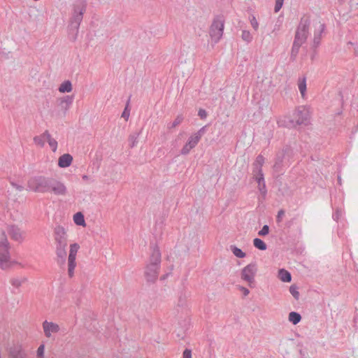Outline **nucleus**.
<instances>
[{"label":"nucleus","mask_w":358,"mask_h":358,"mask_svg":"<svg viewBox=\"0 0 358 358\" xmlns=\"http://www.w3.org/2000/svg\"><path fill=\"white\" fill-rule=\"evenodd\" d=\"M27 189L38 193L51 192L57 196H64L67 192V188L63 182L44 176L30 178L27 181Z\"/></svg>","instance_id":"f257e3e1"},{"label":"nucleus","mask_w":358,"mask_h":358,"mask_svg":"<svg viewBox=\"0 0 358 358\" xmlns=\"http://www.w3.org/2000/svg\"><path fill=\"white\" fill-rule=\"evenodd\" d=\"M161 263V252L157 246L152 249L150 257V263L145 269V277L148 282H155L158 278Z\"/></svg>","instance_id":"f03ea898"},{"label":"nucleus","mask_w":358,"mask_h":358,"mask_svg":"<svg viewBox=\"0 0 358 358\" xmlns=\"http://www.w3.org/2000/svg\"><path fill=\"white\" fill-rule=\"evenodd\" d=\"M86 3L84 1H77L73 7L72 16L70 20L71 30L75 31V36L73 38V41H76L78 33L80 23L83 18V15L86 11Z\"/></svg>","instance_id":"7ed1b4c3"},{"label":"nucleus","mask_w":358,"mask_h":358,"mask_svg":"<svg viewBox=\"0 0 358 358\" xmlns=\"http://www.w3.org/2000/svg\"><path fill=\"white\" fill-rule=\"evenodd\" d=\"M224 28V18L222 15H217L214 19L210 27L211 39L217 43L221 39Z\"/></svg>","instance_id":"20e7f679"},{"label":"nucleus","mask_w":358,"mask_h":358,"mask_svg":"<svg viewBox=\"0 0 358 358\" xmlns=\"http://www.w3.org/2000/svg\"><path fill=\"white\" fill-rule=\"evenodd\" d=\"M9 243L6 238L0 243V268L3 270L10 268L17 262L11 261L9 253Z\"/></svg>","instance_id":"39448f33"},{"label":"nucleus","mask_w":358,"mask_h":358,"mask_svg":"<svg viewBox=\"0 0 358 358\" xmlns=\"http://www.w3.org/2000/svg\"><path fill=\"white\" fill-rule=\"evenodd\" d=\"M290 124L292 127L296 125L306 126L310 123V113L305 106H299L293 114V119L290 120Z\"/></svg>","instance_id":"423d86ee"},{"label":"nucleus","mask_w":358,"mask_h":358,"mask_svg":"<svg viewBox=\"0 0 358 358\" xmlns=\"http://www.w3.org/2000/svg\"><path fill=\"white\" fill-rule=\"evenodd\" d=\"M310 20L308 17H303L301 18L299 24L296 29L294 41L303 44L308 38Z\"/></svg>","instance_id":"0eeeda50"},{"label":"nucleus","mask_w":358,"mask_h":358,"mask_svg":"<svg viewBox=\"0 0 358 358\" xmlns=\"http://www.w3.org/2000/svg\"><path fill=\"white\" fill-rule=\"evenodd\" d=\"M257 272V263L252 262L245 266L241 271V278L248 283L250 287H253L255 283V277Z\"/></svg>","instance_id":"6e6552de"},{"label":"nucleus","mask_w":358,"mask_h":358,"mask_svg":"<svg viewBox=\"0 0 358 358\" xmlns=\"http://www.w3.org/2000/svg\"><path fill=\"white\" fill-rule=\"evenodd\" d=\"M80 246L78 243H73L70 245V251L68 257V275L72 278L74 275V269L76 266V257Z\"/></svg>","instance_id":"1a4fd4ad"},{"label":"nucleus","mask_w":358,"mask_h":358,"mask_svg":"<svg viewBox=\"0 0 358 358\" xmlns=\"http://www.w3.org/2000/svg\"><path fill=\"white\" fill-rule=\"evenodd\" d=\"M7 231L13 240L19 243H21L24 241V232L18 226L15 224L8 225L7 227Z\"/></svg>","instance_id":"9d476101"},{"label":"nucleus","mask_w":358,"mask_h":358,"mask_svg":"<svg viewBox=\"0 0 358 358\" xmlns=\"http://www.w3.org/2000/svg\"><path fill=\"white\" fill-rule=\"evenodd\" d=\"M43 328L44 334L48 338L51 336L52 333H57L60 329L57 324L47 320L43 322Z\"/></svg>","instance_id":"9b49d317"},{"label":"nucleus","mask_w":358,"mask_h":358,"mask_svg":"<svg viewBox=\"0 0 358 358\" xmlns=\"http://www.w3.org/2000/svg\"><path fill=\"white\" fill-rule=\"evenodd\" d=\"M255 176V180L258 183V189L263 196H265L267 194V189L264 181V173H253Z\"/></svg>","instance_id":"f8f14e48"},{"label":"nucleus","mask_w":358,"mask_h":358,"mask_svg":"<svg viewBox=\"0 0 358 358\" xmlns=\"http://www.w3.org/2000/svg\"><path fill=\"white\" fill-rule=\"evenodd\" d=\"M55 242H66V233L64 228L62 226H57L54 231Z\"/></svg>","instance_id":"ddd939ff"},{"label":"nucleus","mask_w":358,"mask_h":358,"mask_svg":"<svg viewBox=\"0 0 358 358\" xmlns=\"http://www.w3.org/2000/svg\"><path fill=\"white\" fill-rule=\"evenodd\" d=\"M325 29V24L324 23H320L319 27L315 29L314 32V38H313V47L317 48L320 44V40L322 33Z\"/></svg>","instance_id":"4468645a"},{"label":"nucleus","mask_w":358,"mask_h":358,"mask_svg":"<svg viewBox=\"0 0 358 358\" xmlns=\"http://www.w3.org/2000/svg\"><path fill=\"white\" fill-rule=\"evenodd\" d=\"M73 161V157L70 154H64L59 157L58 166L61 168H67L70 166Z\"/></svg>","instance_id":"2eb2a0df"},{"label":"nucleus","mask_w":358,"mask_h":358,"mask_svg":"<svg viewBox=\"0 0 358 358\" xmlns=\"http://www.w3.org/2000/svg\"><path fill=\"white\" fill-rule=\"evenodd\" d=\"M73 101V96L67 95L60 99L59 105L64 113H66L69 109Z\"/></svg>","instance_id":"dca6fc26"},{"label":"nucleus","mask_w":358,"mask_h":358,"mask_svg":"<svg viewBox=\"0 0 358 358\" xmlns=\"http://www.w3.org/2000/svg\"><path fill=\"white\" fill-rule=\"evenodd\" d=\"M264 163V157L259 155L257 157L253 163V173H261L262 171V166Z\"/></svg>","instance_id":"f3484780"},{"label":"nucleus","mask_w":358,"mask_h":358,"mask_svg":"<svg viewBox=\"0 0 358 358\" xmlns=\"http://www.w3.org/2000/svg\"><path fill=\"white\" fill-rule=\"evenodd\" d=\"M57 262L59 266H64L66 263V250L56 249Z\"/></svg>","instance_id":"a211bd4d"},{"label":"nucleus","mask_w":358,"mask_h":358,"mask_svg":"<svg viewBox=\"0 0 358 358\" xmlns=\"http://www.w3.org/2000/svg\"><path fill=\"white\" fill-rule=\"evenodd\" d=\"M278 278L285 282H289L292 280L291 273L284 268L279 270Z\"/></svg>","instance_id":"6ab92c4d"},{"label":"nucleus","mask_w":358,"mask_h":358,"mask_svg":"<svg viewBox=\"0 0 358 358\" xmlns=\"http://www.w3.org/2000/svg\"><path fill=\"white\" fill-rule=\"evenodd\" d=\"M44 136H46V140L53 152H55L57 148V141L52 138L48 130L44 131Z\"/></svg>","instance_id":"aec40b11"},{"label":"nucleus","mask_w":358,"mask_h":358,"mask_svg":"<svg viewBox=\"0 0 358 358\" xmlns=\"http://www.w3.org/2000/svg\"><path fill=\"white\" fill-rule=\"evenodd\" d=\"M27 280L25 277H14L10 279V283L15 288H19Z\"/></svg>","instance_id":"412c9836"},{"label":"nucleus","mask_w":358,"mask_h":358,"mask_svg":"<svg viewBox=\"0 0 358 358\" xmlns=\"http://www.w3.org/2000/svg\"><path fill=\"white\" fill-rule=\"evenodd\" d=\"M301 45H302V44L294 41L293 45L292 47V50H291V55H290L291 60H292V61L295 60Z\"/></svg>","instance_id":"4be33fe9"},{"label":"nucleus","mask_w":358,"mask_h":358,"mask_svg":"<svg viewBox=\"0 0 358 358\" xmlns=\"http://www.w3.org/2000/svg\"><path fill=\"white\" fill-rule=\"evenodd\" d=\"M72 90V84L69 80L64 81L59 87V91L62 93L70 92Z\"/></svg>","instance_id":"5701e85b"},{"label":"nucleus","mask_w":358,"mask_h":358,"mask_svg":"<svg viewBox=\"0 0 358 358\" xmlns=\"http://www.w3.org/2000/svg\"><path fill=\"white\" fill-rule=\"evenodd\" d=\"M73 221L78 226L85 225V217L81 212H78L73 215Z\"/></svg>","instance_id":"b1692460"},{"label":"nucleus","mask_w":358,"mask_h":358,"mask_svg":"<svg viewBox=\"0 0 358 358\" xmlns=\"http://www.w3.org/2000/svg\"><path fill=\"white\" fill-rule=\"evenodd\" d=\"M301 320V316L299 313L292 311L289 314V321L292 322L293 324H297L300 322Z\"/></svg>","instance_id":"393cba45"},{"label":"nucleus","mask_w":358,"mask_h":358,"mask_svg":"<svg viewBox=\"0 0 358 358\" xmlns=\"http://www.w3.org/2000/svg\"><path fill=\"white\" fill-rule=\"evenodd\" d=\"M253 245L256 248L260 250H266L267 248L266 244L259 238H255L253 240Z\"/></svg>","instance_id":"a878e982"},{"label":"nucleus","mask_w":358,"mask_h":358,"mask_svg":"<svg viewBox=\"0 0 358 358\" xmlns=\"http://www.w3.org/2000/svg\"><path fill=\"white\" fill-rule=\"evenodd\" d=\"M230 250L232 253L238 258H244L246 256L245 252H243L241 249L237 248L236 245H231Z\"/></svg>","instance_id":"bb28decb"},{"label":"nucleus","mask_w":358,"mask_h":358,"mask_svg":"<svg viewBox=\"0 0 358 358\" xmlns=\"http://www.w3.org/2000/svg\"><path fill=\"white\" fill-rule=\"evenodd\" d=\"M299 90L301 94V96L303 98L306 92V78H303L300 79L298 84Z\"/></svg>","instance_id":"cd10ccee"},{"label":"nucleus","mask_w":358,"mask_h":358,"mask_svg":"<svg viewBox=\"0 0 358 358\" xmlns=\"http://www.w3.org/2000/svg\"><path fill=\"white\" fill-rule=\"evenodd\" d=\"M139 134V132H134L129 136V142L131 148H134L136 145Z\"/></svg>","instance_id":"c85d7f7f"},{"label":"nucleus","mask_w":358,"mask_h":358,"mask_svg":"<svg viewBox=\"0 0 358 358\" xmlns=\"http://www.w3.org/2000/svg\"><path fill=\"white\" fill-rule=\"evenodd\" d=\"M45 139H46V136H44L43 133L40 136H35L34 138V142L40 147H43L45 145Z\"/></svg>","instance_id":"c756f323"},{"label":"nucleus","mask_w":358,"mask_h":358,"mask_svg":"<svg viewBox=\"0 0 358 358\" xmlns=\"http://www.w3.org/2000/svg\"><path fill=\"white\" fill-rule=\"evenodd\" d=\"M131 96H129L127 103L125 108L122 113V117L124 118L126 120H128L130 115V109H129V103H130Z\"/></svg>","instance_id":"7c9ffc66"},{"label":"nucleus","mask_w":358,"mask_h":358,"mask_svg":"<svg viewBox=\"0 0 358 358\" xmlns=\"http://www.w3.org/2000/svg\"><path fill=\"white\" fill-rule=\"evenodd\" d=\"M182 120H183V117L180 115H178L173 122H172L168 124V128L169 129L175 128L176 127L179 125L182 122Z\"/></svg>","instance_id":"2f4dec72"},{"label":"nucleus","mask_w":358,"mask_h":358,"mask_svg":"<svg viewBox=\"0 0 358 358\" xmlns=\"http://www.w3.org/2000/svg\"><path fill=\"white\" fill-rule=\"evenodd\" d=\"M200 139H199V136H196L194 134H192L188 139V141L187 143H189V145H191L193 148L194 147H196V145L198 144V143L199 142Z\"/></svg>","instance_id":"473e14b6"},{"label":"nucleus","mask_w":358,"mask_h":358,"mask_svg":"<svg viewBox=\"0 0 358 358\" xmlns=\"http://www.w3.org/2000/svg\"><path fill=\"white\" fill-rule=\"evenodd\" d=\"M10 358H24V355L20 350L14 349L10 352Z\"/></svg>","instance_id":"72a5a7b5"},{"label":"nucleus","mask_w":358,"mask_h":358,"mask_svg":"<svg viewBox=\"0 0 358 358\" xmlns=\"http://www.w3.org/2000/svg\"><path fill=\"white\" fill-rule=\"evenodd\" d=\"M289 292L296 300L299 299L300 294L298 291V287L296 285H292L289 287Z\"/></svg>","instance_id":"f704fd0d"},{"label":"nucleus","mask_w":358,"mask_h":358,"mask_svg":"<svg viewBox=\"0 0 358 358\" xmlns=\"http://www.w3.org/2000/svg\"><path fill=\"white\" fill-rule=\"evenodd\" d=\"M241 37L243 41H245L248 43L250 42L252 39V36L250 34V31H246V30H244L242 31Z\"/></svg>","instance_id":"c9c22d12"},{"label":"nucleus","mask_w":358,"mask_h":358,"mask_svg":"<svg viewBox=\"0 0 358 358\" xmlns=\"http://www.w3.org/2000/svg\"><path fill=\"white\" fill-rule=\"evenodd\" d=\"M192 148H193L191 145H189V143L187 142L185 145L182 147L180 153L181 155H186L189 153L190 150Z\"/></svg>","instance_id":"e433bc0d"},{"label":"nucleus","mask_w":358,"mask_h":358,"mask_svg":"<svg viewBox=\"0 0 358 358\" xmlns=\"http://www.w3.org/2000/svg\"><path fill=\"white\" fill-rule=\"evenodd\" d=\"M269 227L266 224L264 225L261 230L259 231L258 235L260 236H264L268 234Z\"/></svg>","instance_id":"4c0bfd02"},{"label":"nucleus","mask_w":358,"mask_h":358,"mask_svg":"<svg viewBox=\"0 0 358 358\" xmlns=\"http://www.w3.org/2000/svg\"><path fill=\"white\" fill-rule=\"evenodd\" d=\"M285 211L283 209H280L278 212V215L276 216V222H277V223H280V222H281L282 221V218L285 216Z\"/></svg>","instance_id":"58836bf2"},{"label":"nucleus","mask_w":358,"mask_h":358,"mask_svg":"<svg viewBox=\"0 0 358 358\" xmlns=\"http://www.w3.org/2000/svg\"><path fill=\"white\" fill-rule=\"evenodd\" d=\"M284 0H275V4L274 7V12L278 13L283 5Z\"/></svg>","instance_id":"ea45409f"},{"label":"nucleus","mask_w":358,"mask_h":358,"mask_svg":"<svg viewBox=\"0 0 358 358\" xmlns=\"http://www.w3.org/2000/svg\"><path fill=\"white\" fill-rule=\"evenodd\" d=\"M56 243V249L58 250H66L67 246V241L66 242H55Z\"/></svg>","instance_id":"a19ab883"},{"label":"nucleus","mask_w":358,"mask_h":358,"mask_svg":"<svg viewBox=\"0 0 358 358\" xmlns=\"http://www.w3.org/2000/svg\"><path fill=\"white\" fill-rule=\"evenodd\" d=\"M45 346L41 344L37 350V356L38 358H43Z\"/></svg>","instance_id":"79ce46f5"},{"label":"nucleus","mask_w":358,"mask_h":358,"mask_svg":"<svg viewBox=\"0 0 358 358\" xmlns=\"http://www.w3.org/2000/svg\"><path fill=\"white\" fill-rule=\"evenodd\" d=\"M342 215V211L339 209L336 210L333 213L332 217L335 221H338Z\"/></svg>","instance_id":"37998d69"},{"label":"nucleus","mask_w":358,"mask_h":358,"mask_svg":"<svg viewBox=\"0 0 358 358\" xmlns=\"http://www.w3.org/2000/svg\"><path fill=\"white\" fill-rule=\"evenodd\" d=\"M282 162V157H278L276 159V161H275L274 165H273V169L275 170L278 171V169L281 166Z\"/></svg>","instance_id":"c03bdc74"},{"label":"nucleus","mask_w":358,"mask_h":358,"mask_svg":"<svg viewBox=\"0 0 358 358\" xmlns=\"http://www.w3.org/2000/svg\"><path fill=\"white\" fill-rule=\"evenodd\" d=\"M198 115L200 117L201 119H206L207 117V112L206 110L200 108L198 111Z\"/></svg>","instance_id":"a18cd8bd"},{"label":"nucleus","mask_w":358,"mask_h":358,"mask_svg":"<svg viewBox=\"0 0 358 358\" xmlns=\"http://www.w3.org/2000/svg\"><path fill=\"white\" fill-rule=\"evenodd\" d=\"M206 131V126H204L203 127H201L196 133H195L194 134L196 136H199V139H201V136L205 134Z\"/></svg>","instance_id":"49530a36"},{"label":"nucleus","mask_w":358,"mask_h":358,"mask_svg":"<svg viewBox=\"0 0 358 358\" xmlns=\"http://www.w3.org/2000/svg\"><path fill=\"white\" fill-rule=\"evenodd\" d=\"M183 358H192V350L189 349H185L182 354Z\"/></svg>","instance_id":"de8ad7c7"},{"label":"nucleus","mask_w":358,"mask_h":358,"mask_svg":"<svg viewBox=\"0 0 358 358\" xmlns=\"http://www.w3.org/2000/svg\"><path fill=\"white\" fill-rule=\"evenodd\" d=\"M250 23H251L252 27L255 30H257L258 29L259 24H258L257 20H256V18L255 17H252V19L250 20Z\"/></svg>","instance_id":"09e8293b"},{"label":"nucleus","mask_w":358,"mask_h":358,"mask_svg":"<svg viewBox=\"0 0 358 358\" xmlns=\"http://www.w3.org/2000/svg\"><path fill=\"white\" fill-rule=\"evenodd\" d=\"M11 185L19 192H21L24 189V187L22 185H18L14 182H11Z\"/></svg>","instance_id":"8fccbe9b"},{"label":"nucleus","mask_w":358,"mask_h":358,"mask_svg":"<svg viewBox=\"0 0 358 358\" xmlns=\"http://www.w3.org/2000/svg\"><path fill=\"white\" fill-rule=\"evenodd\" d=\"M240 289L243 292L244 296H247L250 293L249 289L246 287H241Z\"/></svg>","instance_id":"3c124183"},{"label":"nucleus","mask_w":358,"mask_h":358,"mask_svg":"<svg viewBox=\"0 0 358 358\" xmlns=\"http://www.w3.org/2000/svg\"><path fill=\"white\" fill-rule=\"evenodd\" d=\"M293 224V220H291L289 221H287L286 223H285V226L288 228H289Z\"/></svg>","instance_id":"603ef678"},{"label":"nucleus","mask_w":358,"mask_h":358,"mask_svg":"<svg viewBox=\"0 0 358 358\" xmlns=\"http://www.w3.org/2000/svg\"><path fill=\"white\" fill-rule=\"evenodd\" d=\"M82 178H83V180H88V178H89V177H88L87 175H83Z\"/></svg>","instance_id":"864d4df0"},{"label":"nucleus","mask_w":358,"mask_h":358,"mask_svg":"<svg viewBox=\"0 0 358 358\" xmlns=\"http://www.w3.org/2000/svg\"><path fill=\"white\" fill-rule=\"evenodd\" d=\"M180 302H181V306H183V303L182 302L181 299H180Z\"/></svg>","instance_id":"5fc2aeb1"},{"label":"nucleus","mask_w":358,"mask_h":358,"mask_svg":"<svg viewBox=\"0 0 358 358\" xmlns=\"http://www.w3.org/2000/svg\"><path fill=\"white\" fill-rule=\"evenodd\" d=\"M357 129H358V125H357Z\"/></svg>","instance_id":"6e6d98bb"}]
</instances>
